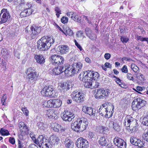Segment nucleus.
<instances>
[{"label":"nucleus","mask_w":148,"mask_h":148,"mask_svg":"<svg viewBox=\"0 0 148 148\" xmlns=\"http://www.w3.org/2000/svg\"><path fill=\"white\" fill-rule=\"evenodd\" d=\"M37 140L39 145H41L42 148H51L55 144H58L60 139L54 135L51 136L49 139H47L43 135H41L39 136Z\"/></svg>","instance_id":"nucleus-1"},{"label":"nucleus","mask_w":148,"mask_h":148,"mask_svg":"<svg viewBox=\"0 0 148 148\" xmlns=\"http://www.w3.org/2000/svg\"><path fill=\"white\" fill-rule=\"evenodd\" d=\"M54 40L47 36L42 37L37 42V48L40 51H46L49 48Z\"/></svg>","instance_id":"nucleus-2"},{"label":"nucleus","mask_w":148,"mask_h":148,"mask_svg":"<svg viewBox=\"0 0 148 148\" xmlns=\"http://www.w3.org/2000/svg\"><path fill=\"white\" fill-rule=\"evenodd\" d=\"M137 124L136 119L130 116H126L123 122V124L126 126V129L128 130V131L131 133L136 131Z\"/></svg>","instance_id":"nucleus-3"},{"label":"nucleus","mask_w":148,"mask_h":148,"mask_svg":"<svg viewBox=\"0 0 148 148\" xmlns=\"http://www.w3.org/2000/svg\"><path fill=\"white\" fill-rule=\"evenodd\" d=\"M114 106L113 105L111 106H108L106 108L100 106L97 112L102 116H103L105 114V117H107L108 115L110 114V117H111L112 116V114L114 112Z\"/></svg>","instance_id":"nucleus-4"},{"label":"nucleus","mask_w":148,"mask_h":148,"mask_svg":"<svg viewBox=\"0 0 148 148\" xmlns=\"http://www.w3.org/2000/svg\"><path fill=\"white\" fill-rule=\"evenodd\" d=\"M41 93L44 96L55 97L57 95L54 89L49 86H45L41 91Z\"/></svg>","instance_id":"nucleus-5"},{"label":"nucleus","mask_w":148,"mask_h":148,"mask_svg":"<svg viewBox=\"0 0 148 148\" xmlns=\"http://www.w3.org/2000/svg\"><path fill=\"white\" fill-rule=\"evenodd\" d=\"M146 101L140 98L134 99L132 103V107L133 110H136L144 106Z\"/></svg>","instance_id":"nucleus-6"},{"label":"nucleus","mask_w":148,"mask_h":148,"mask_svg":"<svg viewBox=\"0 0 148 148\" xmlns=\"http://www.w3.org/2000/svg\"><path fill=\"white\" fill-rule=\"evenodd\" d=\"M10 16L7 9H3L1 11L0 14V22L5 23L8 21L10 18Z\"/></svg>","instance_id":"nucleus-7"},{"label":"nucleus","mask_w":148,"mask_h":148,"mask_svg":"<svg viewBox=\"0 0 148 148\" xmlns=\"http://www.w3.org/2000/svg\"><path fill=\"white\" fill-rule=\"evenodd\" d=\"M80 92H77L75 91L73 92L71 95L73 100L77 103H82L84 101V97Z\"/></svg>","instance_id":"nucleus-8"},{"label":"nucleus","mask_w":148,"mask_h":148,"mask_svg":"<svg viewBox=\"0 0 148 148\" xmlns=\"http://www.w3.org/2000/svg\"><path fill=\"white\" fill-rule=\"evenodd\" d=\"M75 144L78 148H88V141L82 137L77 140Z\"/></svg>","instance_id":"nucleus-9"},{"label":"nucleus","mask_w":148,"mask_h":148,"mask_svg":"<svg viewBox=\"0 0 148 148\" xmlns=\"http://www.w3.org/2000/svg\"><path fill=\"white\" fill-rule=\"evenodd\" d=\"M62 119L65 121H70L74 118V114L68 110H65L63 112L62 115H61Z\"/></svg>","instance_id":"nucleus-10"},{"label":"nucleus","mask_w":148,"mask_h":148,"mask_svg":"<svg viewBox=\"0 0 148 148\" xmlns=\"http://www.w3.org/2000/svg\"><path fill=\"white\" fill-rule=\"evenodd\" d=\"M78 125L80 126V132H82L87 127L88 122L86 119L82 118L77 119Z\"/></svg>","instance_id":"nucleus-11"},{"label":"nucleus","mask_w":148,"mask_h":148,"mask_svg":"<svg viewBox=\"0 0 148 148\" xmlns=\"http://www.w3.org/2000/svg\"><path fill=\"white\" fill-rule=\"evenodd\" d=\"M115 145L118 147L121 148H126V143L124 140L118 137H115L113 140Z\"/></svg>","instance_id":"nucleus-12"},{"label":"nucleus","mask_w":148,"mask_h":148,"mask_svg":"<svg viewBox=\"0 0 148 148\" xmlns=\"http://www.w3.org/2000/svg\"><path fill=\"white\" fill-rule=\"evenodd\" d=\"M27 78L29 81H32L36 79L38 77L36 72L31 68H28L27 70Z\"/></svg>","instance_id":"nucleus-13"},{"label":"nucleus","mask_w":148,"mask_h":148,"mask_svg":"<svg viewBox=\"0 0 148 148\" xmlns=\"http://www.w3.org/2000/svg\"><path fill=\"white\" fill-rule=\"evenodd\" d=\"M30 28L32 32V33L31 34L32 39L36 38L38 34L40 33L41 30L40 26H32Z\"/></svg>","instance_id":"nucleus-14"},{"label":"nucleus","mask_w":148,"mask_h":148,"mask_svg":"<svg viewBox=\"0 0 148 148\" xmlns=\"http://www.w3.org/2000/svg\"><path fill=\"white\" fill-rule=\"evenodd\" d=\"M64 68L63 72H64L65 75L67 77H69L75 74L74 70L73 69L72 65L69 66H64Z\"/></svg>","instance_id":"nucleus-15"},{"label":"nucleus","mask_w":148,"mask_h":148,"mask_svg":"<svg viewBox=\"0 0 148 148\" xmlns=\"http://www.w3.org/2000/svg\"><path fill=\"white\" fill-rule=\"evenodd\" d=\"M58 88L59 90L61 92L64 93L69 89L70 85L69 82L61 83L59 84Z\"/></svg>","instance_id":"nucleus-16"},{"label":"nucleus","mask_w":148,"mask_h":148,"mask_svg":"<svg viewBox=\"0 0 148 148\" xmlns=\"http://www.w3.org/2000/svg\"><path fill=\"white\" fill-rule=\"evenodd\" d=\"M82 111L85 114H87L90 116H95L96 110L93 109L91 107L83 106L82 108Z\"/></svg>","instance_id":"nucleus-17"},{"label":"nucleus","mask_w":148,"mask_h":148,"mask_svg":"<svg viewBox=\"0 0 148 148\" xmlns=\"http://www.w3.org/2000/svg\"><path fill=\"white\" fill-rule=\"evenodd\" d=\"M104 95V89L103 88L98 89L95 91V98L98 99H104L105 98Z\"/></svg>","instance_id":"nucleus-18"},{"label":"nucleus","mask_w":148,"mask_h":148,"mask_svg":"<svg viewBox=\"0 0 148 148\" xmlns=\"http://www.w3.org/2000/svg\"><path fill=\"white\" fill-rule=\"evenodd\" d=\"M91 71H84L81 73L79 76V77L81 80H84L85 81L88 78H89V77L91 76Z\"/></svg>","instance_id":"nucleus-19"},{"label":"nucleus","mask_w":148,"mask_h":148,"mask_svg":"<svg viewBox=\"0 0 148 148\" xmlns=\"http://www.w3.org/2000/svg\"><path fill=\"white\" fill-rule=\"evenodd\" d=\"M72 66L74 70V72L75 74H76L81 71L82 67V64L81 62H78L73 64Z\"/></svg>","instance_id":"nucleus-20"},{"label":"nucleus","mask_w":148,"mask_h":148,"mask_svg":"<svg viewBox=\"0 0 148 148\" xmlns=\"http://www.w3.org/2000/svg\"><path fill=\"white\" fill-rule=\"evenodd\" d=\"M46 116L47 117L49 118H55L56 116L57 112L56 111L53 109H49V110L46 111Z\"/></svg>","instance_id":"nucleus-21"},{"label":"nucleus","mask_w":148,"mask_h":148,"mask_svg":"<svg viewBox=\"0 0 148 148\" xmlns=\"http://www.w3.org/2000/svg\"><path fill=\"white\" fill-rule=\"evenodd\" d=\"M64 66L56 67L52 70V73L55 75H58L63 72Z\"/></svg>","instance_id":"nucleus-22"},{"label":"nucleus","mask_w":148,"mask_h":148,"mask_svg":"<svg viewBox=\"0 0 148 148\" xmlns=\"http://www.w3.org/2000/svg\"><path fill=\"white\" fill-rule=\"evenodd\" d=\"M99 143L102 146H108L109 145V141L108 139L105 137H100L99 141Z\"/></svg>","instance_id":"nucleus-23"},{"label":"nucleus","mask_w":148,"mask_h":148,"mask_svg":"<svg viewBox=\"0 0 148 148\" xmlns=\"http://www.w3.org/2000/svg\"><path fill=\"white\" fill-rule=\"evenodd\" d=\"M59 55H54L50 58V62L54 65L57 66L58 65V59Z\"/></svg>","instance_id":"nucleus-24"},{"label":"nucleus","mask_w":148,"mask_h":148,"mask_svg":"<svg viewBox=\"0 0 148 148\" xmlns=\"http://www.w3.org/2000/svg\"><path fill=\"white\" fill-rule=\"evenodd\" d=\"M34 58L36 61V62L40 64H42L45 62V60L42 55H36L35 56Z\"/></svg>","instance_id":"nucleus-25"},{"label":"nucleus","mask_w":148,"mask_h":148,"mask_svg":"<svg viewBox=\"0 0 148 148\" xmlns=\"http://www.w3.org/2000/svg\"><path fill=\"white\" fill-rule=\"evenodd\" d=\"M69 47L66 45H62L59 48V51L62 54H66L69 52Z\"/></svg>","instance_id":"nucleus-26"},{"label":"nucleus","mask_w":148,"mask_h":148,"mask_svg":"<svg viewBox=\"0 0 148 148\" xmlns=\"http://www.w3.org/2000/svg\"><path fill=\"white\" fill-rule=\"evenodd\" d=\"M71 128L74 131L77 132H80V126L78 125L77 120L71 125Z\"/></svg>","instance_id":"nucleus-27"},{"label":"nucleus","mask_w":148,"mask_h":148,"mask_svg":"<svg viewBox=\"0 0 148 148\" xmlns=\"http://www.w3.org/2000/svg\"><path fill=\"white\" fill-rule=\"evenodd\" d=\"M85 81L84 85L85 87L92 88V80L90 78H88Z\"/></svg>","instance_id":"nucleus-28"},{"label":"nucleus","mask_w":148,"mask_h":148,"mask_svg":"<svg viewBox=\"0 0 148 148\" xmlns=\"http://www.w3.org/2000/svg\"><path fill=\"white\" fill-rule=\"evenodd\" d=\"M64 144L66 147L69 148H72L73 147V142L71 140L68 138L65 139Z\"/></svg>","instance_id":"nucleus-29"},{"label":"nucleus","mask_w":148,"mask_h":148,"mask_svg":"<svg viewBox=\"0 0 148 148\" xmlns=\"http://www.w3.org/2000/svg\"><path fill=\"white\" fill-rule=\"evenodd\" d=\"M91 76L89 77V78L92 80H97L99 77V75L98 73L97 72H94L91 71Z\"/></svg>","instance_id":"nucleus-30"},{"label":"nucleus","mask_w":148,"mask_h":148,"mask_svg":"<svg viewBox=\"0 0 148 148\" xmlns=\"http://www.w3.org/2000/svg\"><path fill=\"white\" fill-rule=\"evenodd\" d=\"M53 103V108L59 107L61 106L62 104L61 101L59 99H54Z\"/></svg>","instance_id":"nucleus-31"},{"label":"nucleus","mask_w":148,"mask_h":148,"mask_svg":"<svg viewBox=\"0 0 148 148\" xmlns=\"http://www.w3.org/2000/svg\"><path fill=\"white\" fill-rule=\"evenodd\" d=\"M63 29L66 34H67L69 36H72L73 34V33L72 31L69 27H66L64 26L63 27Z\"/></svg>","instance_id":"nucleus-32"},{"label":"nucleus","mask_w":148,"mask_h":148,"mask_svg":"<svg viewBox=\"0 0 148 148\" xmlns=\"http://www.w3.org/2000/svg\"><path fill=\"white\" fill-rule=\"evenodd\" d=\"M1 53L3 56L5 57V58H7L9 56V52L5 48L2 49L1 51Z\"/></svg>","instance_id":"nucleus-33"},{"label":"nucleus","mask_w":148,"mask_h":148,"mask_svg":"<svg viewBox=\"0 0 148 148\" xmlns=\"http://www.w3.org/2000/svg\"><path fill=\"white\" fill-rule=\"evenodd\" d=\"M20 134L18 135V138L20 140H23L24 137L27 135L28 133L22 130H20Z\"/></svg>","instance_id":"nucleus-34"},{"label":"nucleus","mask_w":148,"mask_h":148,"mask_svg":"<svg viewBox=\"0 0 148 148\" xmlns=\"http://www.w3.org/2000/svg\"><path fill=\"white\" fill-rule=\"evenodd\" d=\"M72 19L78 22H81V18L75 13H74L73 14V18H72Z\"/></svg>","instance_id":"nucleus-35"},{"label":"nucleus","mask_w":148,"mask_h":148,"mask_svg":"<svg viewBox=\"0 0 148 148\" xmlns=\"http://www.w3.org/2000/svg\"><path fill=\"white\" fill-rule=\"evenodd\" d=\"M0 132L2 136H8L10 135L9 132L7 130L3 128L1 129Z\"/></svg>","instance_id":"nucleus-36"},{"label":"nucleus","mask_w":148,"mask_h":148,"mask_svg":"<svg viewBox=\"0 0 148 148\" xmlns=\"http://www.w3.org/2000/svg\"><path fill=\"white\" fill-rule=\"evenodd\" d=\"M53 126V130L55 132H58L61 126V125L55 123L54 124Z\"/></svg>","instance_id":"nucleus-37"},{"label":"nucleus","mask_w":148,"mask_h":148,"mask_svg":"<svg viewBox=\"0 0 148 148\" xmlns=\"http://www.w3.org/2000/svg\"><path fill=\"white\" fill-rule=\"evenodd\" d=\"M131 67L133 71L135 73H138V72L139 71V68L134 64H132Z\"/></svg>","instance_id":"nucleus-38"},{"label":"nucleus","mask_w":148,"mask_h":148,"mask_svg":"<svg viewBox=\"0 0 148 148\" xmlns=\"http://www.w3.org/2000/svg\"><path fill=\"white\" fill-rule=\"evenodd\" d=\"M110 122L113 125V128L115 130L118 131L119 130V126L117 123L113 122Z\"/></svg>","instance_id":"nucleus-39"},{"label":"nucleus","mask_w":148,"mask_h":148,"mask_svg":"<svg viewBox=\"0 0 148 148\" xmlns=\"http://www.w3.org/2000/svg\"><path fill=\"white\" fill-rule=\"evenodd\" d=\"M136 77L140 81H144L145 80L144 76L143 74H141V73L137 74Z\"/></svg>","instance_id":"nucleus-40"},{"label":"nucleus","mask_w":148,"mask_h":148,"mask_svg":"<svg viewBox=\"0 0 148 148\" xmlns=\"http://www.w3.org/2000/svg\"><path fill=\"white\" fill-rule=\"evenodd\" d=\"M135 145L138 146V147H144V144L140 140L137 139Z\"/></svg>","instance_id":"nucleus-41"},{"label":"nucleus","mask_w":148,"mask_h":148,"mask_svg":"<svg viewBox=\"0 0 148 148\" xmlns=\"http://www.w3.org/2000/svg\"><path fill=\"white\" fill-rule=\"evenodd\" d=\"M58 59V66L63 64L64 62V58L62 56H59Z\"/></svg>","instance_id":"nucleus-42"},{"label":"nucleus","mask_w":148,"mask_h":148,"mask_svg":"<svg viewBox=\"0 0 148 148\" xmlns=\"http://www.w3.org/2000/svg\"><path fill=\"white\" fill-rule=\"evenodd\" d=\"M121 40L123 43H126L129 40V39L127 37V36H122L121 38Z\"/></svg>","instance_id":"nucleus-43"},{"label":"nucleus","mask_w":148,"mask_h":148,"mask_svg":"<svg viewBox=\"0 0 148 148\" xmlns=\"http://www.w3.org/2000/svg\"><path fill=\"white\" fill-rule=\"evenodd\" d=\"M7 97L5 95H4L2 97L1 99V101L3 105L6 106L7 104V103L5 101L7 100Z\"/></svg>","instance_id":"nucleus-44"},{"label":"nucleus","mask_w":148,"mask_h":148,"mask_svg":"<svg viewBox=\"0 0 148 148\" xmlns=\"http://www.w3.org/2000/svg\"><path fill=\"white\" fill-rule=\"evenodd\" d=\"M142 123L145 125H148V115L143 119Z\"/></svg>","instance_id":"nucleus-45"},{"label":"nucleus","mask_w":148,"mask_h":148,"mask_svg":"<svg viewBox=\"0 0 148 148\" xmlns=\"http://www.w3.org/2000/svg\"><path fill=\"white\" fill-rule=\"evenodd\" d=\"M137 140V139L134 137H131L130 139V142L132 144L135 145Z\"/></svg>","instance_id":"nucleus-46"},{"label":"nucleus","mask_w":148,"mask_h":148,"mask_svg":"<svg viewBox=\"0 0 148 148\" xmlns=\"http://www.w3.org/2000/svg\"><path fill=\"white\" fill-rule=\"evenodd\" d=\"M22 110L24 114L26 116H27L29 114V112L26 107H22Z\"/></svg>","instance_id":"nucleus-47"},{"label":"nucleus","mask_w":148,"mask_h":148,"mask_svg":"<svg viewBox=\"0 0 148 148\" xmlns=\"http://www.w3.org/2000/svg\"><path fill=\"white\" fill-rule=\"evenodd\" d=\"M26 12V11L25 9H24V10L20 13V16L22 18L23 17L26 16H28L27 12Z\"/></svg>","instance_id":"nucleus-48"},{"label":"nucleus","mask_w":148,"mask_h":148,"mask_svg":"<svg viewBox=\"0 0 148 148\" xmlns=\"http://www.w3.org/2000/svg\"><path fill=\"white\" fill-rule=\"evenodd\" d=\"M127 79L133 81L134 79L132 74L130 73H127Z\"/></svg>","instance_id":"nucleus-49"},{"label":"nucleus","mask_w":148,"mask_h":148,"mask_svg":"<svg viewBox=\"0 0 148 148\" xmlns=\"http://www.w3.org/2000/svg\"><path fill=\"white\" fill-rule=\"evenodd\" d=\"M32 7V4L31 3H27L24 5L25 9H27L29 8H31Z\"/></svg>","instance_id":"nucleus-50"},{"label":"nucleus","mask_w":148,"mask_h":148,"mask_svg":"<svg viewBox=\"0 0 148 148\" xmlns=\"http://www.w3.org/2000/svg\"><path fill=\"white\" fill-rule=\"evenodd\" d=\"M87 36H88L89 39L92 40H93L95 37V35L92 32L89 34V35Z\"/></svg>","instance_id":"nucleus-51"},{"label":"nucleus","mask_w":148,"mask_h":148,"mask_svg":"<svg viewBox=\"0 0 148 148\" xmlns=\"http://www.w3.org/2000/svg\"><path fill=\"white\" fill-rule=\"evenodd\" d=\"M55 10L56 13V15L58 18L60 16L59 14H61V10L59 8L56 7L55 8Z\"/></svg>","instance_id":"nucleus-52"},{"label":"nucleus","mask_w":148,"mask_h":148,"mask_svg":"<svg viewBox=\"0 0 148 148\" xmlns=\"http://www.w3.org/2000/svg\"><path fill=\"white\" fill-rule=\"evenodd\" d=\"M121 70L123 73H127L128 71L127 66L126 65H124L123 67L121 69Z\"/></svg>","instance_id":"nucleus-53"},{"label":"nucleus","mask_w":148,"mask_h":148,"mask_svg":"<svg viewBox=\"0 0 148 148\" xmlns=\"http://www.w3.org/2000/svg\"><path fill=\"white\" fill-rule=\"evenodd\" d=\"M92 32L91 30L88 27H86L85 29V32L86 36L88 35Z\"/></svg>","instance_id":"nucleus-54"},{"label":"nucleus","mask_w":148,"mask_h":148,"mask_svg":"<svg viewBox=\"0 0 148 148\" xmlns=\"http://www.w3.org/2000/svg\"><path fill=\"white\" fill-rule=\"evenodd\" d=\"M24 0H14V2L15 4L21 5L24 3Z\"/></svg>","instance_id":"nucleus-55"},{"label":"nucleus","mask_w":148,"mask_h":148,"mask_svg":"<svg viewBox=\"0 0 148 148\" xmlns=\"http://www.w3.org/2000/svg\"><path fill=\"white\" fill-rule=\"evenodd\" d=\"M117 80H116L117 81L116 82L122 88H125V85H124L123 84H122V83L121 82V80L120 79H119L118 78L117 79Z\"/></svg>","instance_id":"nucleus-56"},{"label":"nucleus","mask_w":148,"mask_h":148,"mask_svg":"<svg viewBox=\"0 0 148 148\" xmlns=\"http://www.w3.org/2000/svg\"><path fill=\"white\" fill-rule=\"evenodd\" d=\"M68 20V18L67 17L63 16L61 18V21L62 23H67Z\"/></svg>","instance_id":"nucleus-57"},{"label":"nucleus","mask_w":148,"mask_h":148,"mask_svg":"<svg viewBox=\"0 0 148 148\" xmlns=\"http://www.w3.org/2000/svg\"><path fill=\"white\" fill-rule=\"evenodd\" d=\"M54 99L48 100V106L49 107H53Z\"/></svg>","instance_id":"nucleus-58"},{"label":"nucleus","mask_w":148,"mask_h":148,"mask_svg":"<svg viewBox=\"0 0 148 148\" xmlns=\"http://www.w3.org/2000/svg\"><path fill=\"white\" fill-rule=\"evenodd\" d=\"M24 123L23 122H21L19 123V129L20 130L21 128H23V127H25V126H26Z\"/></svg>","instance_id":"nucleus-59"},{"label":"nucleus","mask_w":148,"mask_h":148,"mask_svg":"<svg viewBox=\"0 0 148 148\" xmlns=\"http://www.w3.org/2000/svg\"><path fill=\"white\" fill-rule=\"evenodd\" d=\"M25 10L28 16L31 15L34 11V10L31 8L25 9Z\"/></svg>","instance_id":"nucleus-60"},{"label":"nucleus","mask_w":148,"mask_h":148,"mask_svg":"<svg viewBox=\"0 0 148 148\" xmlns=\"http://www.w3.org/2000/svg\"><path fill=\"white\" fill-rule=\"evenodd\" d=\"M143 136L145 140L148 142V131L146 133H144L143 134Z\"/></svg>","instance_id":"nucleus-61"},{"label":"nucleus","mask_w":148,"mask_h":148,"mask_svg":"<svg viewBox=\"0 0 148 148\" xmlns=\"http://www.w3.org/2000/svg\"><path fill=\"white\" fill-rule=\"evenodd\" d=\"M20 140L19 138L18 139V148H23V143L22 142H21L20 141V140Z\"/></svg>","instance_id":"nucleus-62"},{"label":"nucleus","mask_w":148,"mask_h":148,"mask_svg":"<svg viewBox=\"0 0 148 148\" xmlns=\"http://www.w3.org/2000/svg\"><path fill=\"white\" fill-rule=\"evenodd\" d=\"M9 141L10 143L12 145L14 144L15 142V139L14 138L12 137L9 138Z\"/></svg>","instance_id":"nucleus-63"},{"label":"nucleus","mask_w":148,"mask_h":148,"mask_svg":"<svg viewBox=\"0 0 148 148\" xmlns=\"http://www.w3.org/2000/svg\"><path fill=\"white\" fill-rule=\"evenodd\" d=\"M42 105L44 107L49 108L48 101H44L42 103Z\"/></svg>","instance_id":"nucleus-64"}]
</instances>
